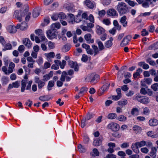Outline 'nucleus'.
Listing matches in <instances>:
<instances>
[{
  "label": "nucleus",
  "instance_id": "nucleus-46",
  "mask_svg": "<svg viewBox=\"0 0 158 158\" xmlns=\"http://www.w3.org/2000/svg\"><path fill=\"white\" fill-rule=\"evenodd\" d=\"M81 18L82 19H85L84 20L86 21V22H87L88 20V15L87 12H85L83 13L82 14Z\"/></svg>",
  "mask_w": 158,
  "mask_h": 158
},
{
  "label": "nucleus",
  "instance_id": "nucleus-60",
  "mask_svg": "<svg viewBox=\"0 0 158 158\" xmlns=\"http://www.w3.org/2000/svg\"><path fill=\"white\" fill-rule=\"evenodd\" d=\"M120 95H113L111 97V99L114 101H117L121 98Z\"/></svg>",
  "mask_w": 158,
  "mask_h": 158
},
{
  "label": "nucleus",
  "instance_id": "nucleus-15",
  "mask_svg": "<svg viewBox=\"0 0 158 158\" xmlns=\"http://www.w3.org/2000/svg\"><path fill=\"white\" fill-rule=\"evenodd\" d=\"M92 36L90 34H87L84 36V38L88 43H92L94 42V40L91 39Z\"/></svg>",
  "mask_w": 158,
  "mask_h": 158
},
{
  "label": "nucleus",
  "instance_id": "nucleus-1",
  "mask_svg": "<svg viewBox=\"0 0 158 158\" xmlns=\"http://www.w3.org/2000/svg\"><path fill=\"white\" fill-rule=\"evenodd\" d=\"M115 8L120 15L125 14L128 12L127 6L124 2H119L118 5L116 6Z\"/></svg>",
  "mask_w": 158,
  "mask_h": 158
},
{
  "label": "nucleus",
  "instance_id": "nucleus-26",
  "mask_svg": "<svg viewBox=\"0 0 158 158\" xmlns=\"http://www.w3.org/2000/svg\"><path fill=\"white\" fill-rule=\"evenodd\" d=\"M131 148L133 151L136 153H138L139 152V148L138 146L136 144V143H133L131 145Z\"/></svg>",
  "mask_w": 158,
  "mask_h": 158
},
{
  "label": "nucleus",
  "instance_id": "nucleus-25",
  "mask_svg": "<svg viewBox=\"0 0 158 158\" xmlns=\"http://www.w3.org/2000/svg\"><path fill=\"white\" fill-rule=\"evenodd\" d=\"M138 65L142 67L144 69H147L149 68V65L145 63L144 62H141L139 63Z\"/></svg>",
  "mask_w": 158,
  "mask_h": 158
},
{
  "label": "nucleus",
  "instance_id": "nucleus-42",
  "mask_svg": "<svg viewBox=\"0 0 158 158\" xmlns=\"http://www.w3.org/2000/svg\"><path fill=\"white\" fill-rule=\"evenodd\" d=\"M136 143V144L138 146L139 148L145 146V141L142 140L140 142H138Z\"/></svg>",
  "mask_w": 158,
  "mask_h": 158
},
{
  "label": "nucleus",
  "instance_id": "nucleus-54",
  "mask_svg": "<svg viewBox=\"0 0 158 158\" xmlns=\"http://www.w3.org/2000/svg\"><path fill=\"white\" fill-rule=\"evenodd\" d=\"M111 0H102V2L104 5L108 6L111 3Z\"/></svg>",
  "mask_w": 158,
  "mask_h": 158
},
{
  "label": "nucleus",
  "instance_id": "nucleus-52",
  "mask_svg": "<svg viewBox=\"0 0 158 158\" xmlns=\"http://www.w3.org/2000/svg\"><path fill=\"white\" fill-rule=\"evenodd\" d=\"M58 18H59L60 20L63 19L65 18L66 15L65 14L62 12H61L58 14Z\"/></svg>",
  "mask_w": 158,
  "mask_h": 158
},
{
  "label": "nucleus",
  "instance_id": "nucleus-24",
  "mask_svg": "<svg viewBox=\"0 0 158 158\" xmlns=\"http://www.w3.org/2000/svg\"><path fill=\"white\" fill-rule=\"evenodd\" d=\"M85 3L86 5L89 8L93 9L94 6V4L89 0H86Z\"/></svg>",
  "mask_w": 158,
  "mask_h": 158
},
{
  "label": "nucleus",
  "instance_id": "nucleus-39",
  "mask_svg": "<svg viewBox=\"0 0 158 158\" xmlns=\"http://www.w3.org/2000/svg\"><path fill=\"white\" fill-rule=\"evenodd\" d=\"M4 48L2 49L3 51H5L6 50H10L12 49V45L10 43H7L5 44L4 46Z\"/></svg>",
  "mask_w": 158,
  "mask_h": 158
},
{
  "label": "nucleus",
  "instance_id": "nucleus-23",
  "mask_svg": "<svg viewBox=\"0 0 158 158\" xmlns=\"http://www.w3.org/2000/svg\"><path fill=\"white\" fill-rule=\"evenodd\" d=\"M44 55L47 57V60L49 61H51L50 60V59L54 58L55 56V54L54 52H52L48 53H45Z\"/></svg>",
  "mask_w": 158,
  "mask_h": 158
},
{
  "label": "nucleus",
  "instance_id": "nucleus-21",
  "mask_svg": "<svg viewBox=\"0 0 158 158\" xmlns=\"http://www.w3.org/2000/svg\"><path fill=\"white\" fill-rule=\"evenodd\" d=\"M156 152L157 149L155 147H152L151 151L150 152V156L152 158H156Z\"/></svg>",
  "mask_w": 158,
  "mask_h": 158
},
{
  "label": "nucleus",
  "instance_id": "nucleus-38",
  "mask_svg": "<svg viewBox=\"0 0 158 158\" xmlns=\"http://www.w3.org/2000/svg\"><path fill=\"white\" fill-rule=\"evenodd\" d=\"M70 47L68 44L65 45L62 48V50L63 52H66L69 51L70 49Z\"/></svg>",
  "mask_w": 158,
  "mask_h": 158
},
{
  "label": "nucleus",
  "instance_id": "nucleus-14",
  "mask_svg": "<svg viewBox=\"0 0 158 158\" xmlns=\"http://www.w3.org/2000/svg\"><path fill=\"white\" fill-rule=\"evenodd\" d=\"M18 29L16 26H14L10 25L7 28V30L9 32L11 33H15L17 31Z\"/></svg>",
  "mask_w": 158,
  "mask_h": 158
},
{
  "label": "nucleus",
  "instance_id": "nucleus-16",
  "mask_svg": "<svg viewBox=\"0 0 158 158\" xmlns=\"http://www.w3.org/2000/svg\"><path fill=\"white\" fill-rule=\"evenodd\" d=\"M127 19V17L125 15L122 16L120 19L119 22L123 27H126L127 26V23L126 21Z\"/></svg>",
  "mask_w": 158,
  "mask_h": 158
},
{
  "label": "nucleus",
  "instance_id": "nucleus-45",
  "mask_svg": "<svg viewBox=\"0 0 158 158\" xmlns=\"http://www.w3.org/2000/svg\"><path fill=\"white\" fill-rule=\"evenodd\" d=\"M38 87L39 89H41L45 85V83L43 80H40L38 83Z\"/></svg>",
  "mask_w": 158,
  "mask_h": 158
},
{
  "label": "nucleus",
  "instance_id": "nucleus-62",
  "mask_svg": "<svg viewBox=\"0 0 158 158\" xmlns=\"http://www.w3.org/2000/svg\"><path fill=\"white\" fill-rule=\"evenodd\" d=\"M48 45L50 49H53L55 47L54 44L51 41H49L48 42Z\"/></svg>",
  "mask_w": 158,
  "mask_h": 158
},
{
  "label": "nucleus",
  "instance_id": "nucleus-59",
  "mask_svg": "<svg viewBox=\"0 0 158 158\" xmlns=\"http://www.w3.org/2000/svg\"><path fill=\"white\" fill-rule=\"evenodd\" d=\"M39 99L40 101L43 102L48 101V100L47 97L46 96H40L39 98Z\"/></svg>",
  "mask_w": 158,
  "mask_h": 158
},
{
  "label": "nucleus",
  "instance_id": "nucleus-40",
  "mask_svg": "<svg viewBox=\"0 0 158 158\" xmlns=\"http://www.w3.org/2000/svg\"><path fill=\"white\" fill-rule=\"evenodd\" d=\"M139 111L137 108H133L131 111V114L133 115H137L138 114Z\"/></svg>",
  "mask_w": 158,
  "mask_h": 158
},
{
  "label": "nucleus",
  "instance_id": "nucleus-55",
  "mask_svg": "<svg viewBox=\"0 0 158 158\" xmlns=\"http://www.w3.org/2000/svg\"><path fill=\"white\" fill-rule=\"evenodd\" d=\"M39 12L38 10H35L33 12V16L34 18L37 17L39 15Z\"/></svg>",
  "mask_w": 158,
  "mask_h": 158
},
{
  "label": "nucleus",
  "instance_id": "nucleus-7",
  "mask_svg": "<svg viewBox=\"0 0 158 158\" xmlns=\"http://www.w3.org/2000/svg\"><path fill=\"white\" fill-rule=\"evenodd\" d=\"M35 40L37 43H39L41 42H44V43H46L48 41L44 34L40 36L39 38L37 36H35Z\"/></svg>",
  "mask_w": 158,
  "mask_h": 158
},
{
  "label": "nucleus",
  "instance_id": "nucleus-3",
  "mask_svg": "<svg viewBox=\"0 0 158 158\" xmlns=\"http://www.w3.org/2000/svg\"><path fill=\"white\" fill-rule=\"evenodd\" d=\"M15 67V64L12 62H11L9 64L8 69L6 66H3L2 67V70L6 75H9L13 72Z\"/></svg>",
  "mask_w": 158,
  "mask_h": 158
},
{
  "label": "nucleus",
  "instance_id": "nucleus-8",
  "mask_svg": "<svg viewBox=\"0 0 158 158\" xmlns=\"http://www.w3.org/2000/svg\"><path fill=\"white\" fill-rule=\"evenodd\" d=\"M107 15L110 17H117L118 15L117 11L113 8L109 9L108 10Z\"/></svg>",
  "mask_w": 158,
  "mask_h": 158
},
{
  "label": "nucleus",
  "instance_id": "nucleus-12",
  "mask_svg": "<svg viewBox=\"0 0 158 158\" xmlns=\"http://www.w3.org/2000/svg\"><path fill=\"white\" fill-rule=\"evenodd\" d=\"M46 33L47 36L49 39H52L55 38L56 37V35L54 32L52 31L51 30L48 31Z\"/></svg>",
  "mask_w": 158,
  "mask_h": 158
},
{
  "label": "nucleus",
  "instance_id": "nucleus-61",
  "mask_svg": "<svg viewBox=\"0 0 158 158\" xmlns=\"http://www.w3.org/2000/svg\"><path fill=\"white\" fill-rule=\"evenodd\" d=\"M61 25L59 23H56L52 25V28H56L59 29Z\"/></svg>",
  "mask_w": 158,
  "mask_h": 158
},
{
  "label": "nucleus",
  "instance_id": "nucleus-19",
  "mask_svg": "<svg viewBox=\"0 0 158 158\" xmlns=\"http://www.w3.org/2000/svg\"><path fill=\"white\" fill-rule=\"evenodd\" d=\"M113 39L112 37H110L109 40L107 41L105 43V46L107 48L111 47L113 45L112 41Z\"/></svg>",
  "mask_w": 158,
  "mask_h": 158
},
{
  "label": "nucleus",
  "instance_id": "nucleus-30",
  "mask_svg": "<svg viewBox=\"0 0 158 158\" xmlns=\"http://www.w3.org/2000/svg\"><path fill=\"white\" fill-rule=\"evenodd\" d=\"M96 42L98 44L99 49L100 51H101L104 49L105 47L102 42L99 40H97Z\"/></svg>",
  "mask_w": 158,
  "mask_h": 158
},
{
  "label": "nucleus",
  "instance_id": "nucleus-17",
  "mask_svg": "<svg viewBox=\"0 0 158 158\" xmlns=\"http://www.w3.org/2000/svg\"><path fill=\"white\" fill-rule=\"evenodd\" d=\"M148 123L151 126H155L158 124V120L156 118H152L149 120Z\"/></svg>",
  "mask_w": 158,
  "mask_h": 158
},
{
  "label": "nucleus",
  "instance_id": "nucleus-10",
  "mask_svg": "<svg viewBox=\"0 0 158 158\" xmlns=\"http://www.w3.org/2000/svg\"><path fill=\"white\" fill-rule=\"evenodd\" d=\"M68 64L70 67L73 68L76 71H78V66L76 62H73L72 60H69L68 62Z\"/></svg>",
  "mask_w": 158,
  "mask_h": 158
},
{
  "label": "nucleus",
  "instance_id": "nucleus-22",
  "mask_svg": "<svg viewBox=\"0 0 158 158\" xmlns=\"http://www.w3.org/2000/svg\"><path fill=\"white\" fill-rule=\"evenodd\" d=\"M127 103V100L125 99H122L117 102L118 105L121 107L126 105Z\"/></svg>",
  "mask_w": 158,
  "mask_h": 158
},
{
  "label": "nucleus",
  "instance_id": "nucleus-34",
  "mask_svg": "<svg viewBox=\"0 0 158 158\" xmlns=\"http://www.w3.org/2000/svg\"><path fill=\"white\" fill-rule=\"evenodd\" d=\"M54 84L55 82L53 81H50L48 82L47 86V89L48 91L52 89V88L54 86Z\"/></svg>",
  "mask_w": 158,
  "mask_h": 158
},
{
  "label": "nucleus",
  "instance_id": "nucleus-2",
  "mask_svg": "<svg viewBox=\"0 0 158 158\" xmlns=\"http://www.w3.org/2000/svg\"><path fill=\"white\" fill-rule=\"evenodd\" d=\"M83 24L80 26V28L83 31H87L90 32L91 31V28L94 26V24L91 23H88L85 20H82Z\"/></svg>",
  "mask_w": 158,
  "mask_h": 158
},
{
  "label": "nucleus",
  "instance_id": "nucleus-50",
  "mask_svg": "<svg viewBox=\"0 0 158 158\" xmlns=\"http://www.w3.org/2000/svg\"><path fill=\"white\" fill-rule=\"evenodd\" d=\"M151 88L155 91L158 90V83H155L151 85Z\"/></svg>",
  "mask_w": 158,
  "mask_h": 158
},
{
  "label": "nucleus",
  "instance_id": "nucleus-18",
  "mask_svg": "<svg viewBox=\"0 0 158 158\" xmlns=\"http://www.w3.org/2000/svg\"><path fill=\"white\" fill-rule=\"evenodd\" d=\"M27 23L24 22H23L20 24H18L17 25V28H20L22 30H25L27 29Z\"/></svg>",
  "mask_w": 158,
  "mask_h": 158
},
{
  "label": "nucleus",
  "instance_id": "nucleus-47",
  "mask_svg": "<svg viewBox=\"0 0 158 158\" xmlns=\"http://www.w3.org/2000/svg\"><path fill=\"white\" fill-rule=\"evenodd\" d=\"M2 85H6L8 82V79L7 77H3L2 78Z\"/></svg>",
  "mask_w": 158,
  "mask_h": 158
},
{
  "label": "nucleus",
  "instance_id": "nucleus-44",
  "mask_svg": "<svg viewBox=\"0 0 158 158\" xmlns=\"http://www.w3.org/2000/svg\"><path fill=\"white\" fill-rule=\"evenodd\" d=\"M92 48L94 51V55H95L99 53V49H98L97 46L93 45L92 46Z\"/></svg>",
  "mask_w": 158,
  "mask_h": 158
},
{
  "label": "nucleus",
  "instance_id": "nucleus-56",
  "mask_svg": "<svg viewBox=\"0 0 158 158\" xmlns=\"http://www.w3.org/2000/svg\"><path fill=\"white\" fill-rule=\"evenodd\" d=\"M35 34L38 35L39 37L42 35L43 34H44L43 31L41 29H38L35 30Z\"/></svg>",
  "mask_w": 158,
  "mask_h": 158
},
{
  "label": "nucleus",
  "instance_id": "nucleus-29",
  "mask_svg": "<svg viewBox=\"0 0 158 158\" xmlns=\"http://www.w3.org/2000/svg\"><path fill=\"white\" fill-rule=\"evenodd\" d=\"M102 140L100 138L96 139L94 140L93 144L95 146H98L101 144Z\"/></svg>",
  "mask_w": 158,
  "mask_h": 158
},
{
  "label": "nucleus",
  "instance_id": "nucleus-6",
  "mask_svg": "<svg viewBox=\"0 0 158 158\" xmlns=\"http://www.w3.org/2000/svg\"><path fill=\"white\" fill-rule=\"evenodd\" d=\"M131 36L130 35H127L125 37L120 44V46L124 47L127 45L131 40Z\"/></svg>",
  "mask_w": 158,
  "mask_h": 158
},
{
  "label": "nucleus",
  "instance_id": "nucleus-9",
  "mask_svg": "<svg viewBox=\"0 0 158 158\" xmlns=\"http://www.w3.org/2000/svg\"><path fill=\"white\" fill-rule=\"evenodd\" d=\"M108 127L113 131H116L119 130V126L116 123H111L108 125Z\"/></svg>",
  "mask_w": 158,
  "mask_h": 158
},
{
  "label": "nucleus",
  "instance_id": "nucleus-35",
  "mask_svg": "<svg viewBox=\"0 0 158 158\" xmlns=\"http://www.w3.org/2000/svg\"><path fill=\"white\" fill-rule=\"evenodd\" d=\"M77 147L78 151L81 153H84L85 152L86 148L81 144H78Z\"/></svg>",
  "mask_w": 158,
  "mask_h": 158
},
{
  "label": "nucleus",
  "instance_id": "nucleus-41",
  "mask_svg": "<svg viewBox=\"0 0 158 158\" xmlns=\"http://www.w3.org/2000/svg\"><path fill=\"white\" fill-rule=\"evenodd\" d=\"M117 119L121 122H124L127 120V117L123 115H121L118 116Z\"/></svg>",
  "mask_w": 158,
  "mask_h": 158
},
{
  "label": "nucleus",
  "instance_id": "nucleus-51",
  "mask_svg": "<svg viewBox=\"0 0 158 158\" xmlns=\"http://www.w3.org/2000/svg\"><path fill=\"white\" fill-rule=\"evenodd\" d=\"M150 110L148 107H145L143 109V114L146 115H148L150 113Z\"/></svg>",
  "mask_w": 158,
  "mask_h": 158
},
{
  "label": "nucleus",
  "instance_id": "nucleus-28",
  "mask_svg": "<svg viewBox=\"0 0 158 158\" xmlns=\"http://www.w3.org/2000/svg\"><path fill=\"white\" fill-rule=\"evenodd\" d=\"M88 90V88L86 87H82L80 90V92L79 93V95L81 96H82L84 94L86 93Z\"/></svg>",
  "mask_w": 158,
  "mask_h": 158
},
{
  "label": "nucleus",
  "instance_id": "nucleus-63",
  "mask_svg": "<svg viewBox=\"0 0 158 158\" xmlns=\"http://www.w3.org/2000/svg\"><path fill=\"white\" fill-rule=\"evenodd\" d=\"M106 14V12L104 10H102L99 11L98 15L101 17L104 16Z\"/></svg>",
  "mask_w": 158,
  "mask_h": 158
},
{
  "label": "nucleus",
  "instance_id": "nucleus-49",
  "mask_svg": "<svg viewBox=\"0 0 158 158\" xmlns=\"http://www.w3.org/2000/svg\"><path fill=\"white\" fill-rule=\"evenodd\" d=\"M25 13H26V17H25V20L27 21H28L29 20L30 18V15H31V13L27 12L26 11H24L23 12V14H25Z\"/></svg>",
  "mask_w": 158,
  "mask_h": 158
},
{
  "label": "nucleus",
  "instance_id": "nucleus-32",
  "mask_svg": "<svg viewBox=\"0 0 158 158\" xmlns=\"http://www.w3.org/2000/svg\"><path fill=\"white\" fill-rule=\"evenodd\" d=\"M21 88V91L23 92L24 91L25 88L26 86V84L27 83V80H23L22 81Z\"/></svg>",
  "mask_w": 158,
  "mask_h": 158
},
{
  "label": "nucleus",
  "instance_id": "nucleus-20",
  "mask_svg": "<svg viewBox=\"0 0 158 158\" xmlns=\"http://www.w3.org/2000/svg\"><path fill=\"white\" fill-rule=\"evenodd\" d=\"M96 31L99 35L103 34L105 32L104 29L99 26H97L96 27Z\"/></svg>",
  "mask_w": 158,
  "mask_h": 158
},
{
  "label": "nucleus",
  "instance_id": "nucleus-37",
  "mask_svg": "<svg viewBox=\"0 0 158 158\" xmlns=\"http://www.w3.org/2000/svg\"><path fill=\"white\" fill-rule=\"evenodd\" d=\"M117 116L116 114L111 113L109 114L107 116V118L110 119H115L117 117Z\"/></svg>",
  "mask_w": 158,
  "mask_h": 158
},
{
  "label": "nucleus",
  "instance_id": "nucleus-5",
  "mask_svg": "<svg viewBox=\"0 0 158 158\" xmlns=\"http://www.w3.org/2000/svg\"><path fill=\"white\" fill-rule=\"evenodd\" d=\"M135 99L138 102L144 104H147L150 102L149 98L145 96H141L140 95H137L135 98Z\"/></svg>",
  "mask_w": 158,
  "mask_h": 158
},
{
  "label": "nucleus",
  "instance_id": "nucleus-58",
  "mask_svg": "<svg viewBox=\"0 0 158 158\" xmlns=\"http://www.w3.org/2000/svg\"><path fill=\"white\" fill-rule=\"evenodd\" d=\"M66 62L64 60H63L62 62L60 61V64L59 66L61 69H63L66 64Z\"/></svg>",
  "mask_w": 158,
  "mask_h": 158
},
{
  "label": "nucleus",
  "instance_id": "nucleus-4",
  "mask_svg": "<svg viewBox=\"0 0 158 158\" xmlns=\"http://www.w3.org/2000/svg\"><path fill=\"white\" fill-rule=\"evenodd\" d=\"M98 76L97 75L94 74V73H92L89 74L85 78L86 81H90L92 84H94L98 78Z\"/></svg>",
  "mask_w": 158,
  "mask_h": 158
},
{
  "label": "nucleus",
  "instance_id": "nucleus-57",
  "mask_svg": "<svg viewBox=\"0 0 158 158\" xmlns=\"http://www.w3.org/2000/svg\"><path fill=\"white\" fill-rule=\"evenodd\" d=\"M149 2L143 1V2L141 4H142V6L143 7L145 8H147L149 7Z\"/></svg>",
  "mask_w": 158,
  "mask_h": 158
},
{
  "label": "nucleus",
  "instance_id": "nucleus-43",
  "mask_svg": "<svg viewBox=\"0 0 158 158\" xmlns=\"http://www.w3.org/2000/svg\"><path fill=\"white\" fill-rule=\"evenodd\" d=\"M94 114L92 113H88L85 118L87 120H88L94 117Z\"/></svg>",
  "mask_w": 158,
  "mask_h": 158
},
{
  "label": "nucleus",
  "instance_id": "nucleus-13",
  "mask_svg": "<svg viewBox=\"0 0 158 158\" xmlns=\"http://www.w3.org/2000/svg\"><path fill=\"white\" fill-rule=\"evenodd\" d=\"M23 13L21 14V16L19 15V11L18 10H15L13 15V16L16 18L19 22L22 21V17L23 16Z\"/></svg>",
  "mask_w": 158,
  "mask_h": 158
},
{
  "label": "nucleus",
  "instance_id": "nucleus-27",
  "mask_svg": "<svg viewBox=\"0 0 158 158\" xmlns=\"http://www.w3.org/2000/svg\"><path fill=\"white\" fill-rule=\"evenodd\" d=\"M132 129L135 133L140 132L142 130V129L140 127L136 125L133 127Z\"/></svg>",
  "mask_w": 158,
  "mask_h": 158
},
{
  "label": "nucleus",
  "instance_id": "nucleus-48",
  "mask_svg": "<svg viewBox=\"0 0 158 158\" xmlns=\"http://www.w3.org/2000/svg\"><path fill=\"white\" fill-rule=\"evenodd\" d=\"M145 145L148 148H152L153 147L152 143L150 140H147L145 141Z\"/></svg>",
  "mask_w": 158,
  "mask_h": 158
},
{
  "label": "nucleus",
  "instance_id": "nucleus-53",
  "mask_svg": "<svg viewBox=\"0 0 158 158\" xmlns=\"http://www.w3.org/2000/svg\"><path fill=\"white\" fill-rule=\"evenodd\" d=\"M102 23L103 24L107 25H109L110 24V19H104L102 20Z\"/></svg>",
  "mask_w": 158,
  "mask_h": 158
},
{
  "label": "nucleus",
  "instance_id": "nucleus-36",
  "mask_svg": "<svg viewBox=\"0 0 158 158\" xmlns=\"http://www.w3.org/2000/svg\"><path fill=\"white\" fill-rule=\"evenodd\" d=\"M110 85V83H106L102 87L101 89H102V94H101L100 95H101L105 91H106L108 89L109 87V86Z\"/></svg>",
  "mask_w": 158,
  "mask_h": 158
},
{
  "label": "nucleus",
  "instance_id": "nucleus-64",
  "mask_svg": "<svg viewBox=\"0 0 158 158\" xmlns=\"http://www.w3.org/2000/svg\"><path fill=\"white\" fill-rule=\"evenodd\" d=\"M7 10V7L6 6H4L2 7L0 9V12L1 13L3 14L5 13Z\"/></svg>",
  "mask_w": 158,
  "mask_h": 158
},
{
  "label": "nucleus",
  "instance_id": "nucleus-11",
  "mask_svg": "<svg viewBox=\"0 0 158 158\" xmlns=\"http://www.w3.org/2000/svg\"><path fill=\"white\" fill-rule=\"evenodd\" d=\"M23 43L25 46L28 48H30L31 47V43L30 40L27 38L23 39Z\"/></svg>",
  "mask_w": 158,
  "mask_h": 158
},
{
  "label": "nucleus",
  "instance_id": "nucleus-33",
  "mask_svg": "<svg viewBox=\"0 0 158 158\" xmlns=\"http://www.w3.org/2000/svg\"><path fill=\"white\" fill-rule=\"evenodd\" d=\"M148 49L150 50H156L158 49V41L149 46Z\"/></svg>",
  "mask_w": 158,
  "mask_h": 158
},
{
  "label": "nucleus",
  "instance_id": "nucleus-31",
  "mask_svg": "<svg viewBox=\"0 0 158 158\" xmlns=\"http://www.w3.org/2000/svg\"><path fill=\"white\" fill-rule=\"evenodd\" d=\"M113 24L117 30L120 31L121 30V26L119 25L117 20H114L113 21Z\"/></svg>",
  "mask_w": 158,
  "mask_h": 158
}]
</instances>
